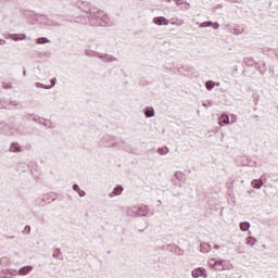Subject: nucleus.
Listing matches in <instances>:
<instances>
[{
  "label": "nucleus",
  "mask_w": 278,
  "mask_h": 278,
  "mask_svg": "<svg viewBox=\"0 0 278 278\" xmlns=\"http://www.w3.org/2000/svg\"><path fill=\"white\" fill-rule=\"evenodd\" d=\"M0 134L2 136H18V132L14 128H0Z\"/></svg>",
  "instance_id": "423d86ee"
},
{
  "label": "nucleus",
  "mask_w": 278,
  "mask_h": 278,
  "mask_svg": "<svg viewBox=\"0 0 278 278\" xmlns=\"http://www.w3.org/2000/svg\"><path fill=\"white\" fill-rule=\"evenodd\" d=\"M85 55H87L88 58H100L101 52H97L91 49H88L85 51Z\"/></svg>",
  "instance_id": "2eb2a0df"
},
{
  "label": "nucleus",
  "mask_w": 278,
  "mask_h": 278,
  "mask_svg": "<svg viewBox=\"0 0 278 278\" xmlns=\"http://www.w3.org/2000/svg\"><path fill=\"white\" fill-rule=\"evenodd\" d=\"M178 25H184V22L181 21Z\"/></svg>",
  "instance_id": "de8ad7c7"
},
{
  "label": "nucleus",
  "mask_w": 278,
  "mask_h": 278,
  "mask_svg": "<svg viewBox=\"0 0 278 278\" xmlns=\"http://www.w3.org/2000/svg\"><path fill=\"white\" fill-rule=\"evenodd\" d=\"M2 86H3L4 90H10V89L14 88L12 85H10L8 83H3Z\"/></svg>",
  "instance_id": "473e14b6"
},
{
  "label": "nucleus",
  "mask_w": 278,
  "mask_h": 278,
  "mask_svg": "<svg viewBox=\"0 0 278 278\" xmlns=\"http://www.w3.org/2000/svg\"><path fill=\"white\" fill-rule=\"evenodd\" d=\"M176 5H184V0H174Z\"/></svg>",
  "instance_id": "4c0bfd02"
},
{
  "label": "nucleus",
  "mask_w": 278,
  "mask_h": 278,
  "mask_svg": "<svg viewBox=\"0 0 278 278\" xmlns=\"http://www.w3.org/2000/svg\"><path fill=\"white\" fill-rule=\"evenodd\" d=\"M143 114L146 118H153V116H155V109H153V106H148L144 109Z\"/></svg>",
  "instance_id": "f8f14e48"
},
{
  "label": "nucleus",
  "mask_w": 278,
  "mask_h": 278,
  "mask_svg": "<svg viewBox=\"0 0 278 278\" xmlns=\"http://www.w3.org/2000/svg\"><path fill=\"white\" fill-rule=\"evenodd\" d=\"M200 251H201V253H210V251H212V245L207 242H201Z\"/></svg>",
  "instance_id": "ddd939ff"
},
{
  "label": "nucleus",
  "mask_w": 278,
  "mask_h": 278,
  "mask_svg": "<svg viewBox=\"0 0 278 278\" xmlns=\"http://www.w3.org/2000/svg\"><path fill=\"white\" fill-rule=\"evenodd\" d=\"M10 105H13L16 108V105H18V101L14 100V101H10Z\"/></svg>",
  "instance_id": "58836bf2"
},
{
  "label": "nucleus",
  "mask_w": 278,
  "mask_h": 278,
  "mask_svg": "<svg viewBox=\"0 0 278 278\" xmlns=\"http://www.w3.org/2000/svg\"><path fill=\"white\" fill-rule=\"evenodd\" d=\"M36 88H43L45 90H51L53 86L45 85L42 83H36Z\"/></svg>",
  "instance_id": "393cba45"
},
{
  "label": "nucleus",
  "mask_w": 278,
  "mask_h": 278,
  "mask_svg": "<svg viewBox=\"0 0 278 278\" xmlns=\"http://www.w3.org/2000/svg\"><path fill=\"white\" fill-rule=\"evenodd\" d=\"M212 262H214L213 264L214 270H225V261L212 260Z\"/></svg>",
  "instance_id": "9b49d317"
},
{
  "label": "nucleus",
  "mask_w": 278,
  "mask_h": 278,
  "mask_svg": "<svg viewBox=\"0 0 278 278\" xmlns=\"http://www.w3.org/2000/svg\"><path fill=\"white\" fill-rule=\"evenodd\" d=\"M219 125H229V116L228 115H222L219 117Z\"/></svg>",
  "instance_id": "aec40b11"
},
{
  "label": "nucleus",
  "mask_w": 278,
  "mask_h": 278,
  "mask_svg": "<svg viewBox=\"0 0 278 278\" xmlns=\"http://www.w3.org/2000/svg\"><path fill=\"white\" fill-rule=\"evenodd\" d=\"M123 194V186L117 185L112 192L109 193V197L111 199H114V197H121Z\"/></svg>",
  "instance_id": "0eeeda50"
},
{
  "label": "nucleus",
  "mask_w": 278,
  "mask_h": 278,
  "mask_svg": "<svg viewBox=\"0 0 278 278\" xmlns=\"http://www.w3.org/2000/svg\"><path fill=\"white\" fill-rule=\"evenodd\" d=\"M212 27L213 29H218L220 27V24H218V22L213 23Z\"/></svg>",
  "instance_id": "c9c22d12"
},
{
  "label": "nucleus",
  "mask_w": 278,
  "mask_h": 278,
  "mask_svg": "<svg viewBox=\"0 0 278 278\" xmlns=\"http://www.w3.org/2000/svg\"><path fill=\"white\" fill-rule=\"evenodd\" d=\"M128 216H149V207L141 206H132L128 210Z\"/></svg>",
  "instance_id": "f03ea898"
},
{
  "label": "nucleus",
  "mask_w": 278,
  "mask_h": 278,
  "mask_svg": "<svg viewBox=\"0 0 278 278\" xmlns=\"http://www.w3.org/2000/svg\"><path fill=\"white\" fill-rule=\"evenodd\" d=\"M255 242H257V239H255V237L247 238V244H250L251 247H253V244H255Z\"/></svg>",
  "instance_id": "cd10ccee"
},
{
  "label": "nucleus",
  "mask_w": 278,
  "mask_h": 278,
  "mask_svg": "<svg viewBox=\"0 0 278 278\" xmlns=\"http://www.w3.org/2000/svg\"><path fill=\"white\" fill-rule=\"evenodd\" d=\"M9 37L15 42H18V40H27V36L25 34H10Z\"/></svg>",
  "instance_id": "1a4fd4ad"
},
{
  "label": "nucleus",
  "mask_w": 278,
  "mask_h": 278,
  "mask_svg": "<svg viewBox=\"0 0 278 278\" xmlns=\"http://www.w3.org/2000/svg\"><path fill=\"white\" fill-rule=\"evenodd\" d=\"M26 74H27V72L24 70V71H23V75L25 76Z\"/></svg>",
  "instance_id": "a18cd8bd"
},
{
  "label": "nucleus",
  "mask_w": 278,
  "mask_h": 278,
  "mask_svg": "<svg viewBox=\"0 0 278 278\" xmlns=\"http://www.w3.org/2000/svg\"><path fill=\"white\" fill-rule=\"evenodd\" d=\"M8 275H10L11 277H16V275H18V270L16 269H8Z\"/></svg>",
  "instance_id": "c85d7f7f"
},
{
  "label": "nucleus",
  "mask_w": 278,
  "mask_h": 278,
  "mask_svg": "<svg viewBox=\"0 0 278 278\" xmlns=\"http://www.w3.org/2000/svg\"><path fill=\"white\" fill-rule=\"evenodd\" d=\"M172 25H177V23H175V22H172Z\"/></svg>",
  "instance_id": "49530a36"
},
{
  "label": "nucleus",
  "mask_w": 278,
  "mask_h": 278,
  "mask_svg": "<svg viewBox=\"0 0 278 278\" xmlns=\"http://www.w3.org/2000/svg\"><path fill=\"white\" fill-rule=\"evenodd\" d=\"M192 277L193 278H199V277L207 278V270H205V268H203V267L195 268L192 270Z\"/></svg>",
  "instance_id": "7ed1b4c3"
},
{
  "label": "nucleus",
  "mask_w": 278,
  "mask_h": 278,
  "mask_svg": "<svg viewBox=\"0 0 278 278\" xmlns=\"http://www.w3.org/2000/svg\"><path fill=\"white\" fill-rule=\"evenodd\" d=\"M181 7H180V10H189V8H190V3H188V2H182V4H180Z\"/></svg>",
  "instance_id": "2f4dec72"
},
{
  "label": "nucleus",
  "mask_w": 278,
  "mask_h": 278,
  "mask_svg": "<svg viewBox=\"0 0 278 278\" xmlns=\"http://www.w3.org/2000/svg\"><path fill=\"white\" fill-rule=\"evenodd\" d=\"M214 249H220V245L215 244V245H214Z\"/></svg>",
  "instance_id": "c03bdc74"
},
{
  "label": "nucleus",
  "mask_w": 278,
  "mask_h": 278,
  "mask_svg": "<svg viewBox=\"0 0 278 278\" xmlns=\"http://www.w3.org/2000/svg\"><path fill=\"white\" fill-rule=\"evenodd\" d=\"M264 186V182L262 180L254 179L252 181V187L255 188L256 190H260Z\"/></svg>",
  "instance_id": "412c9836"
},
{
  "label": "nucleus",
  "mask_w": 278,
  "mask_h": 278,
  "mask_svg": "<svg viewBox=\"0 0 278 278\" xmlns=\"http://www.w3.org/2000/svg\"><path fill=\"white\" fill-rule=\"evenodd\" d=\"M48 42H51V40H49V38H47V37H39L36 40L37 45H48Z\"/></svg>",
  "instance_id": "4be33fe9"
},
{
  "label": "nucleus",
  "mask_w": 278,
  "mask_h": 278,
  "mask_svg": "<svg viewBox=\"0 0 278 278\" xmlns=\"http://www.w3.org/2000/svg\"><path fill=\"white\" fill-rule=\"evenodd\" d=\"M213 25V22L212 21H208V22H203L200 24V27H212Z\"/></svg>",
  "instance_id": "c756f323"
},
{
  "label": "nucleus",
  "mask_w": 278,
  "mask_h": 278,
  "mask_svg": "<svg viewBox=\"0 0 278 278\" xmlns=\"http://www.w3.org/2000/svg\"><path fill=\"white\" fill-rule=\"evenodd\" d=\"M39 125H43V127H47L48 129H51V127H53V123L46 118H43L42 123H39Z\"/></svg>",
  "instance_id": "b1692460"
},
{
  "label": "nucleus",
  "mask_w": 278,
  "mask_h": 278,
  "mask_svg": "<svg viewBox=\"0 0 278 278\" xmlns=\"http://www.w3.org/2000/svg\"><path fill=\"white\" fill-rule=\"evenodd\" d=\"M175 179H177L178 181H184L186 179V175H184V173L181 172H176L174 175Z\"/></svg>",
  "instance_id": "5701e85b"
},
{
  "label": "nucleus",
  "mask_w": 278,
  "mask_h": 278,
  "mask_svg": "<svg viewBox=\"0 0 278 278\" xmlns=\"http://www.w3.org/2000/svg\"><path fill=\"white\" fill-rule=\"evenodd\" d=\"M178 188H181V185H178Z\"/></svg>",
  "instance_id": "09e8293b"
},
{
  "label": "nucleus",
  "mask_w": 278,
  "mask_h": 278,
  "mask_svg": "<svg viewBox=\"0 0 278 278\" xmlns=\"http://www.w3.org/2000/svg\"><path fill=\"white\" fill-rule=\"evenodd\" d=\"M55 81H56V79H55V78H52V79H51V85H50V86H52V88H54V86H55Z\"/></svg>",
  "instance_id": "a19ab883"
},
{
  "label": "nucleus",
  "mask_w": 278,
  "mask_h": 278,
  "mask_svg": "<svg viewBox=\"0 0 278 278\" xmlns=\"http://www.w3.org/2000/svg\"><path fill=\"white\" fill-rule=\"evenodd\" d=\"M157 153L159 155H168V153H170V150L168 149V147H163L157 149Z\"/></svg>",
  "instance_id": "6ab92c4d"
},
{
  "label": "nucleus",
  "mask_w": 278,
  "mask_h": 278,
  "mask_svg": "<svg viewBox=\"0 0 278 278\" xmlns=\"http://www.w3.org/2000/svg\"><path fill=\"white\" fill-rule=\"evenodd\" d=\"M8 41H5L4 39H0V46L3 47V45H7Z\"/></svg>",
  "instance_id": "ea45409f"
},
{
  "label": "nucleus",
  "mask_w": 278,
  "mask_h": 278,
  "mask_svg": "<svg viewBox=\"0 0 278 278\" xmlns=\"http://www.w3.org/2000/svg\"><path fill=\"white\" fill-rule=\"evenodd\" d=\"M240 229H241V231H249V229H251V223L241 222L240 223Z\"/></svg>",
  "instance_id": "f3484780"
},
{
  "label": "nucleus",
  "mask_w": 278,
  "mask_h": 278,
  "mask_svg": "<svg viewBox=\"0 0 278 278\" xmlns=\"http://www.w3.org/2000/svg\"><path fill=\"white\" fill-rule=\"evenodd\" d=\"M42 20L46 21V22H43L45 25H48V26L53 25V22L49 21L47 17L43 16Z\"/></svg>",
  "instance_id": "f704fd0d"
},
{
  "label": "nucleus",
  "mask_w": 278,
  "mask_h": 278,
  "mask_svg": "<svg viewBox=\"0 0 278 278\" xmlns=\"http://www.w3.org/2000/svg\"><path fill=\"white\" fill-rule=\"evenodd\" d=\"M202 105H203V108H207V105L212 106V102H208V103L203 102Z\"/></svg>",
  "instance_id": "79ce46f5"
},
{
  "label": "nucleus",
  "mask_w": 278,
  "mask_h": 278,
  "mask_svg": "<svg viewBox=\"0 0 278 278\" xmlns=\"http://www.w3.org/2000/svg\"><path fill=\"white\" fill-rule=\"evenodd\" d=\"M0 277H1V278H13V277H11V276L8 274V270H7L5 274H1Z\"/></svg>",
  "instance_id": "e433bc0d"
},
{
  "label": "nucleus",
  "mask_w": 278,
  "mask_h": 278,
  "mask_svg": "<svg viewBox=\"0 0 278 278\" xmlns=\"http://www.w3.org/2000/svg\"><path fill=\"white\" fill-rule=\"evenodd\" d=\"M73 190L75 192H77L79 197H81V198L86 197V191L81 190V188H79V185L74 184L73 185Z\"/></svg>",
  "instance_id": "dca6fc26"
},
{
  "label": "nucleus",
  "mask_w": 278,
  "mask_h": 278,
  "mask_svg": "<svg viewBox=\"0 0 278 278\" xmlns=\"http://www.w3.org/2000/svg\"><path fill=\"white\" fill-rule=\"evenodd\" d=\"M9 151H10V153H21V151H23V148L21 147V143L12 142L9 146Z\"/></svg>",
  "instance_id": "39448f33"
},
{
  "label": "nucleus",
  "mask_w": 278,
  "mask_h": 278,
  "mask_svg": "<svg viewBox=\"0 0 278 278\" xmlns=\"http://www.w3.org/2000/svg\"><path fill=\"white\" fill-rule=\"evenodd\" d=\"M24 233H27V235L31 233V226H25Z\"/></svg>",
  "instance_id": "72a5a7b5"
},
{
  "label": "nucleus",
  "mask_w": 278,
  "mask_h": 278,
  "mask_svg": "<svg viewBox=\"0 0 278 278\" xmlns=\"http://www.w3.org/2000/svg\"><path fill=\"white\" fill-rule=\"evenodd\" d=\"M111 142L105 141L104 147H114L116 144V139L114 137L110 138Z\"/></svg>",
  "instance_id": "bb28decb"
},
{
  "label": "nucleus",
  "mask_w": 278,
  "mask_h": 278,
  "mask_svg": "<svg viewBox=\"0 0 278 278\" xmlns=\"http://www.w3.org/2000/svg\"><path fill=\"white\" fill-rule=\"evenodd\" d=\"M214 86H216V83H214L213 80H207L205 83V88L208 90H214Z\"/></svg>",
  "instance_id": "a878e982"
},
{
  "label": "nucleus",
  "mask_w": 278,
  "mask_h": 278,
  "mask_svg": "<svg viewBox=\"0 0 278 278\" xmlns=\"http://www.w3.org/2000/svg\"><path fill=\"white\" fill-rule=\"evenodd\" d=\"M153 23L154 25H168L169 21L168 18L164 17V16H157L153 18Z\"/></svg>",
  "instance_id": "6e6552de"
},
{
  "label": "nucleus",
  "mask_w": 278,
  "mask_h": 278,
  "mask_svg": "<svg viewBox=\"0 0 278 278\" xmlns=\"http://www.w3.org/2000/svg\"><path fill=\"white\" fill-rule=\"evenodd\" d=\"M33 121H34V123L40 124V123H42V121H45V117H40V116L36 115V116L33 118Z\"/></svg>",
  "instance_id": "7c9ffc66"
},
{
  "label": "nucleus",
  "mask_w": 278,
  "mask_h": 278,
  "mask_svg": "<svg viewBox=\"0 0 278 278\" xmlns=\"http://www.w3.org/2000/svg\"><path fill=\"white\" fill-rule=\"evenodd\" d=\"M79 10L88 14L89 23L93 26L104 27V25H112L110 17L103 12L99 11L97 8L90 7L89 2L81 1L77 3Z\"/></svg>",
  "instance_id": "f257e3e1"
},
{
  "label": "nucleus",
  "mask_w": 278,
  "mask_h": 278,
  "mask_svg": "<svg viewBox=\"0 0 278 278\" xmlns=\"http://www.w3.org/2000/svg\"><path fill=\"white\" fill-rule=\"evenodd\" d=\"M99 60H103L104 62H116V58H114L110 54H101L100 53Z\"/></svg>",
  "instance_id": "4468645a"
},
{
  "label": "nucleus",
  "mask_w": 278,
  "mask_h": 278,
  "mask_svg": "<svg viewBox=\"0 0 278 278\" xmlns=\"http://www.w3.org/2000/svg\"><path fill=\"white\" fill-rule=\"evenodd\" d=\"M53 260H58L59 262L64 261V254H62V250L60 249H54L53 254H52Z\"/></svg>",
  "instance_id": "9d476101"
},
{
  "label": "nucleus",
  "mask_w": 278,
  "mask_h": 278,
  "mask_svg": "<svg viewBox=\"0 0 278 278\" xmlns=\"http://www.w3.org/2000/svg\"><path fill=\"white\" fill-rule=\"evenodd\" d=\"M31 270H34V266L26 265L18 269V275L20 277H26V275H29V273H31Z\"/></svg>",
  "instance_id": "20e7f679"
},
{
  "label": "nucleus",
  "mask_w": 278,
  "mask_h": 278,
  "mask_svg": "<svg viewBox=\"0 0 278 278\" xmlns=\"http://www.w3.org/2000/svg\"><path fill=\"white\" fill-rule=\"evenodd\" d=\"M5 109V106L3 105V102L0 101V110Z\"/></svg>",
  "instance_id": "37998d69"
},
{
  "label": "nucleus",
  "mask_w": 278,
  "mask_h": 278,
  "mask_svg": "<svg viewBox=\"0 0 278 278\" xmlns=\"http://www.w3.org/2000/svg\"><path fill=\"white\" fill-rule=\"evenodd\" d=\"M0 266H3L4 268L10 266V257L3 256L0 258Z\"/></svg>",
  "instance_id": "a211bd4d"
}]
</instances>
